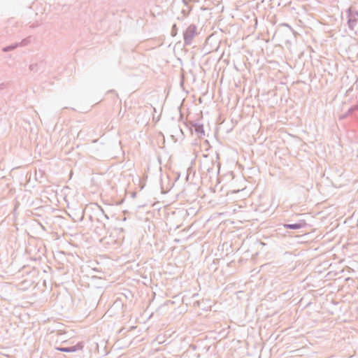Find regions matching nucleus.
<instances>
[{
  "label": "nucleus",
  "instance_id": "nucleus-1",
  "mask_svg": "<svg viewBox=\"0 0 358 358\" xmlns=\"http://www.w3.org/2000/svg\"><path fill=\"white\" fill-rule=\"evenodd\" d=\"M205 158L206 159L201 163V169L209 173L210 178L212 175H217L220 173V164L213 159H208L207 157H205Z\"/></svg>",
  "mask_w": 358,
  "mask_h": 358
},
{
  "label": "nucleus",
  "instance_id": "nucleus-2",
  "mask_svg": "<svg viewBox=\"0 0 358 358\" xmlns=\"http://www.w3.org/2000/svg\"><path fill=\"white\" fill-rule=\"evenodd\" d=\"M83 346L84 345L82 342H78L77 344L73 345H70L67 347L59 346L57 347L55 349L58 351L63 352H75L78 350H82Z\"/></svg>",
  "mask_w": 358,
  "mask_h": 358
},
{
  "label": "nucleus",
  "instance_id": "nucleus-3",
  "mask_svg": "<svg viewBox=\"0 0 358 358\" xmlns=\"http://www.w3.org/2000/svg\"><path fill=\"white\" fill-rule=\"evenodd\" d=\"M215 96V91H204L199 98L200 103H204L205 104L210 103Z\"/></svg>",
  "mask_w": 358,
  "mask_h": 358
},
{
  "label": "nucleus",
  "instance_id": "nucleus-4",
  "mask_svg": "<svg viewBox=\"0 0 358 358\" xmlns=\"http://www.w3.org/2000/svg\"><path fill=\"white\" fill-rule=\"evenodd\" d=\"M307 226V223L304 220H300L294 224H284L283 227L287 229L298 230Z\"/></svg>",
  "mask_w": 358,
  "mask_h": 358
},
{
  "label": "nucleus",
  "instance_id": "nucleus-5",
  "mask_svg": "<svg viewBox=\"0 0 358 358\" xmlns=\"http://www.w3.org/2000/svg\"><path fill=\"white\" fill-rule=\"evenodd\" d=\"M192 130H194L199 137L205 136L203 125L199 122H194L192 124Z\"/></svg>",
  "mask_w": 358,
  "mask_h": 358
},
{
  "label": "nucleus",
  "instance_id": "nucleus-6",
  "mask_svg": "<svg viewBox=\"0 0 358 358\" xmlns=\"http://www.w3.org/2000/svg\"><path fill=\"white\" fill-rule=\"evenodd\" d=\"M248 94H250V96H254L255 98L259 97V91H248Z\"/></svg>",
  "mask_w": 358,
  "mask_h": 358
},
{
  "label": "nucleus",
  "instance_id": "nucleus-7",
  "mask_svg": "<svg viewBox=\"0 0 358 358\" xmlns=\"http://www.w3.org/2000/svg\"><path fill=\"white\" fill-rule=\"evenodd\" d=\"M102 215H103V216H104L107 220H108V219H109L108 216L107 215H106L103 210H102Z\"/></svg>",
  "mask_w": 358,
  "mask_h": 358
},
{
  "label": "nucleus",
  "instance_id": "nucleus-8",
  "mask_svg": "<svg viewBox=\"0 0 358 358\" xmlns=\"http://www.w3.org/2000/svg\"><path fill=\"white\" fill-rule=\"evenodd\" d=\"M266 95H267V94H266V93H265L264 92V93H262V96H266Z\"/></svg>",
  "mask_w": 358,
  "mask_h": 358
},
{
  "label": "nucleus",
  "instance_id": "nucleus-9",
  "mask_svg": "<svg viewBox=\"0 0 358 358\" xmlns=\"http://www.w3.org/2000/svg\"><path fill=\"white\" fill-rule=\"evenodd\" d=\"M153 108V110H154L155 112H156V109H155V108Z\"/></svg>",
  "mask_w": 358,
  "mask_h": 358
}]
</instances>
